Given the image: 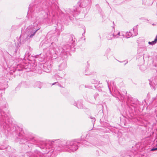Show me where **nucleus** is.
Returning <instances> with one entry per match:
<instances>
[{
    "instance_id": "393cba45",
    "label": "nucleus",
    "mask_w": 157,
    "mask_h": 157,
    "mask_svg": "<svg viewBox=\"0 0 157 157\" xmlns=\"http://www.w3.org/2000/svg\"><path fill=\"white\" fill-rule=\"evenodd\" d=\"M93 117H92L91 116H90V119H93Z\"/></svg>"
},
{
    "instance_id": "4be33fe9",
    "label": "nucleus",
    "mask_w": 157,
    "mask_h": 157,
    "mask_svg": "<svg viewBox=\"0 0 157 157\" xmlns=\"http://www.w3.org/2000/svg\"><path fill=\"white\" fill-rule=\"evenodd\" d=\"M73 105L75 106L77 105L78 106V105L77 104V103L75 102V103L73 104Z\"/></svg>"
},
{
    "instance_id": "39448f33",
    "label": "nucleus",
    "mask_w": 157,
    "mask_h": 157,
    "mask_svg": "<svg viewBox=\"0 0 157 157\" xmlns=\"http://www.w3.org/2000/svg\"><path fill=\"white\" fill-rule=\"evenodd\" d=\"M114 94L113 96L118 99L119 100L122 101L124 100V96L123 94H121L118 91H114Z\"/></svg>"
},
{
    "instance_id": "dca6fc26",
    "label": "nucleus",
    "mask_w": 157,
    "mask_h": 157,
    "mask_svg": "<svg viewBox=\"0 0 157 157\" xmlns=\"http://www.w3.org/2000/svg\"><path fill=\"white\" fill-rule=\"evenodd\" d=\"M77 107L78 109H81L83 108L82 104L81 103L78 104Z\"/></svg>"
},
{
    "instance_id": "4468645a",
    "label": "nucleus",
    "mask_w": 157,
    "mask_h": 157,
    "mask_svg": "<svg viewBox=\"0 0 157 157\" xmlns=\"http://www.w3.org/2000/svg\"><path fill=\"white\" fill-rule=\"evenodd\" d=\"M128 101L131 104H134V99L132 97H128Z\"/></svg>"
},
{
    "instance_id": "f3484780",
    "label": "nucleus",
    "mask_w": 157,
    "mask_h": 157,
    "mask_svg": "<svg viewBox=\"0 0 157 157\" xmlns=\"http://www.w3.org/2000/svg\"><path fill=\"white\" fill-rule=\"evenodd\" d=\"M116 35H117L118 37L119 36H123V37H124V35L122 34L121 33L120 34V32H118L117 34Z\"/></svg>"
},
{
    "instance_id": "bb28decb",
    "label": "nucleus",
    "mask_w": 157,
    "mask_h": 157,
    "mask_svg": "<svg viewBox=\"0 0 157 157\" xmlns=\"http://www.w3.org/2000/svg\"><path fill=\"white\" fill-rule=\"evenodd\" d=\"M141 48H139V50H140V49Z\"/></svg>"
},
{
    "instance_id": "9d476101",
    "label": "nucleus",
    "mask_w": 157,
    "mask_h": 157,
    "mask_svg": "<svg viewBox=\"0 0 157 157\" xmlns=\"http://www.w3.org/2000/svg\"><path fill=\"white\" fill-rule=\"evenodd\" d=\"M7 87V84L6 83H2L0 84V90L4 91L5 89Z\"/></svg>"
},
{
    "instance_id": "423d86ee",
    "label": "nucleus",
    "mask_w": 157,
    "mask_h": 157,
    "mask_svg": "<svg viewBox=\"0 0 157 157\" xmlns=\"http://www.w3.org/2000/svg\"><path fill=\"white\" fill-rule=\"evenodd\" d=\"M149 84L155 90V87L157 85V78L153 77L150 79Z\"/></svg>"
},
{
    "instance_id": "a211bd4d",
    "label": "nucleus",
    "mask_w": 157,
    "mask_h": 157,
    "mask_svg": "<svg viewBox=\"0 0 157 157\" xmlns=\"http://www.w3.org/2000/svg\"><path fill=\"white\" fill-rule=\"evenodd\" d=\"M155 150H157V147L156 148L153 147L151 150V151H153Z\"/></svg>"
},
{
    "instance_id": "5701e85b",
    "label": "nucleus",
    "mask_w": 157,
    "mask_h": 157,
    "mask_svg": "<svg viewBox=\"0 0 157 157\" xmlns=\"http://www.w3.org/2000/svg\"><path fill=\"white\" fill-rule=\"evenodd\" d=\"M66 19H67V18L68 17H70V15H69V14H67V15H66Z\"/></svg>"
},
{
    "instance_id": "1a4fd4ad",
    "label": "nucleus",
    "mask_w": 157,
    "mask_h": 157,
    "mask_svg": "<svg viewBox=\"0 0 157 157\" xmlns=\"http://www.w3.org/2000/svg\"><path fill=\"white\" fill-rule=\"evenodd\" d=\"M106 37L108 40H110L113 38H118V36L117 35H116L114 33H111L108 34Z\"/></svg>"
},
{
    "instance_id": "9b49d317",
    "label": "nucleus",
    "mask_w": 157,
    "mask_h": 157,
    "mask_svg": "<svg viewBox=\"0 0 157 157\" xmlns=\"http://www.w3.org/2000/svg\"><path fill=\"white\" fill-rule=\"evenodd\" d=\"M42 86V84L40 82H36L34 85V87H37L40 89Z\"/></svg>"
},
{
    "instance_id": "aec40b11",
    "label": "nucleus",
    "mask_w": 157,
    "mask_h": 157,
    "mask_svg": "<svg viewBox=\"0 0 157 157\" xmlns=\"http://www.w3.org/2000/svg\"><path fill=\"white\" fill-rule=\"evenodd\" d=\"M57 84V85H59V84L58 83V82H54V83H53L52 84V85H55V84Z\"/></svg>"
},
{
    "instance_id": "a878e982",
    "label": "nucleus",
    "mask_w": 157,
    "mask_h": 157,
    "mask_svg": "<svg viewBox=\"0 0 157 157\" xmlns=\"http://www.w3.org/2000/svg\"><path fill=\"white\" fill-rule=\"evenodd\" d=\"M155 67H157V65H155Z\"/></svg>"
},
{
    "instance_id": "20e7f679",
    "label": "nucleus",
    "mask_w": 157,
    "mask_h": 157,
    "mask_svg": "<svg viewBox=\"0 0 157 157\" xmlns=\"http://www.w3.org/2000/svg\"><path fill=\"white\" fill-rule=\"evenodd\" d=\"M78 142L75 141H67L66 142V146L71 151H74L78 148Z\"/></svg>"
},
{
    "instance_id": "7ed1b4c3",
    "label": "nucleus",
    "mask_w": 157,
    "mask_h": 157,
    "mask_svg": "<svg viewBox=\"0 0 157 157\" xmlns=\"http://www.w3.org/2000/svg\"><path fill=\"white\" fill-rule=\"evenodd\" d=\"M74 36L71 35V38L69 40V43L67 46H65L63 48H59V51L61 53H63V52L65 51L64 52V58H67V52L69 51L71 48V46H74L75 44V40H73Z\"/></svg>"
},
{
    "instance_id": "f03ea898",
    "label": "nucleus",
    "mask_w": 157,
    "mask_h": 157,
    "mask_svg": "<svg viewBox=\"0 0 157 157\" xmlns=\"http://www.w3.org/2000/svg\"><path fill=\"white\" fill-rule=\"evenodd\" d=\"M59 48L58 49L59 51H57L56 49L57 48L56 45L55 43H51V45H50L49 50H48V52L52 56V57H53L54 59H56V58L57 55L58 54H59L60 56L63 59H65V58H64V54L65 51H63V53H61V52L59 51V48Z\"/></svg>"
},
{
    "instance_id": "f8f14e48",
    "label": "nucleus",
    "mask_w": 157,
    "mask_h": 157,
    "mask_svg": "<svg viewBox=\"0 0 157 157\" xmlns=\"http://www.w3.org/2000/svg\"><path fill=\"white\" fill-rule=\"evenodd\" d=\"M82 143L84 145L86 146H91L92 144L86 140L83 141Z\"/></svg>"
},
{
    "instance_id": "6e6552de",
    "label": "nucleus",
    "mask_w": 157,
    "mask_h": 157,
    "mask_svg": "<svg viewBox=\"0 0 157 157\" xmlns=\"http://www.w3.org/2000/svg\"><path fill=\"white\" fill-rule=\"evenodd\" d=\"M67 66L66 63L65 61H63L59 66V70L62 71Z\"/></svg>"
},
{
    "instance_id": "ddd939ff",
    "label": "nucleus",
    "mask_w": 157,
    "mask_h": 157,
    "mask_svg": "<svg viewBox=\"0 0 157 157\" xmlns=\"http://www.w3.org/2000/svg\"><path fill=\"white\" fill-rule=\"evenodd\" d=\"M157 42V35L156 36V37L154 41H153L152 42H149L148 44H149L153 45L155 44Z\"/></svg>"
},
{
    "instance_id": "cd10ccee",
    "label": "nucleus",
    "mask_w": 157,
    "mask_h": 157,
    "mask_svg": "<svg viewBox=\"0 0 157 157\" xmlns=\"http://www.w3.org/2000/svg\"><path fill=\"white\" fill-rule=\"evenodd\" d=\"M1 149V148L0 147V149Z\"/></svg>"
},
{
    "instance_id": "412c9836",
    "label": "nucleus",
    "mask_w": 157,
    "mask_h": 157,
    "mask_svg": "<svg viewBox=\"0 0 157 157\" xmlns=\"http://www.w3.org/2000/svg\"><path fill=\"white\" fill-rule=\"evenodd\" d=\"M95 118L93 117V119H92V122H95Z\"/></svg>"
},
{
    "instance_id": "f257e3e1",
    "label": "nucleus",
    "mask_w": 157,
    "mask_h": 157,
    "mask_svg": "<svg viewBox=\"0 0 157 157\" xmlns=\"http://www.w3.org/2000/svg\"><path fill=\"white\" fill-rule=\"evenodd\" d=\"M40 28L36 23H34L33 25L28 26L26 29L25 33L24 36V37H26L25 39V41L30 38H33L36 32Z\"/></svg>"
},
{
    "instance_id": "6ab92c4d",
    "label": "nucleus",
    "mask_w": 157,
    "mask_h": 157,
    "mask_svg": "<svg viewBox=\"0 0 157 157\" xmlns=\"http://www.w3.org/2000/svg\"><path fill=\"white\" fill-rule=\"evenodd\" d=\"M143 51H146L147 50L146 47L145 46L143 47L142 48Z\"/></svg>"
},
{
    "instance_id": "b1692460",
    "label": "nucleus",
    "mask_w": 157,
    "mask_h": 157,
    "mask_svg": "<svg viewBox=\"0 0 157 157\" xmlns=\"http://www.w3.org/2000/svg\"><path fill=\"white\" fill-rule=\"evenodd\" d=\"M107 84H108V88H109V89L110 90L109 83H108V82H107Z\"/></svg>"
},
{
    "instance_id": "2eb2a0df",
    "label": "nucleus",
    "mask_w": 157,
    "mask_h": 157,
    "mask_svg": "<svg viewBox=\"0 0 157 157\" xmlns=\"http://www.w3.org/2000/svg\"><path fill=\"white\" fill-rule=\"evenodd\" d=\"M58 140H49V144H50L51 146H52L53 144V143H54L55 142L57 141Z\"/></svg>"
},
{
    "instance_id": "0eeeda50",
    "label": "nucleus",
    "mask_w": 157,
    "mask_h": 157,
    "mask_svg": "<svg viewBox=\"0 0 157 157\" xmlns=\"http://www.w3.org/2000/svg\"><path fill=\"white\" fill-rule=\"evenodd\" d=\"M133 31H134V34H132L130 32H127L126 33V37L127 38H129L133 36H136L138 34V33L136 30H135V28H133Z\"/></svg>"
}]
</instances>
